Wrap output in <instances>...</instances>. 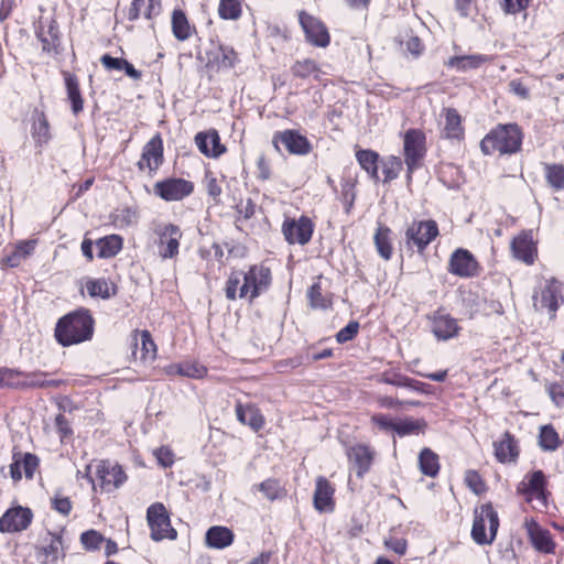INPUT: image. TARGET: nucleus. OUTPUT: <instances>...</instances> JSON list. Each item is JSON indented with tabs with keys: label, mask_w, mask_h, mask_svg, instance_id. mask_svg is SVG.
<instances>
[{
	"label": "nucleus",
	"mask_w": 564,
	"mask_h": 564,
	"mask_svg": "<svg viewBox=\"0 0 564 564\" xmlns=\"http://www.w3.org/2000/svg\"><path fill=\"white\" fill-rule=\"evenodd\" d=\"M517 492L519 495L525 496L528 500L531 497H535L538 500L542 501L544 506H546V500L550 496V492L547 491V479L544 471L538 469L527 474L524 480L518 485Z\"/></svg>",
	"instance_id": "ddd939ff"
},
{
	"label": "nucleus",
	"mask_w": 564,
	"mask_h": 564,
	"mask_svg": "<svg viewBox=\"0 0 564 564\" xmlns=\"http://www.w3.org/2000/svg\"><path fill=\"white\" fill-rule=\"evenodd\" d=\"M485 305V299L478 293L466 291L462 293V308L468 318H474Z\"/></svg>",
	"instance_id": "c03bdc74"
},
{
	"label": "nucleus",
	"mask_w": 564,
	"mask_h": 564,
	"mask_svg": "<svg viewBox=\"0 0 564 564\" xmlns=\"http://www.w3.org/2000/svg\"><path fill=\"white\" fill-rule=\"evenodd\" d=\"M299 22L307 43L323 48L329 45L330 35L327 26L321 19L302 10L299 13Z\"/></svg>",
	"instance_id": "1a4fd4ad"
},
{
	"label": "nucleus",
	"mask_w": 564,
	"mask_h": 564,
	"mask_svg": "<svg viewBox=\"0 0 564 564\" xmlns=\"http://www.w3.org/2000/svg\"><path fill=\"white\" fill-rule=\"evenodd\" d=\"M36 240L20 241L14 249L2 258L1 263L8 268H17L31 256L35 249Z\"/></svg>",
	"instance_id": "2f4dec72"
},
{
	"label": "nucleus",
	"mask_w": 564,
	"mask_h": 564,
	"mask_svg": "<svg viewBox=\"0 0 564 564\" xmlns=\"http://www.w3.org/2000/svg\"><path fill=\"white\" fill-rule=\"evenodd\" d=\"M86 289L90 297H101L102 300H108L111 296L117 295L118 288L115 283H109L106 279H88L86 281Z\"/></svg>",
	"instance_id": "4c0bfd02"
},
{
	"label": "nucleus",
	"mask_w": 564,
	"mask_h": 564,
	"mask_svg": "<svg viewBox=\"0 0 564 564\" xmlns=\"http://www.w3.org/2000/svg\"><path fill=\"white\" fill-rule=\"evenodd\" d=\"M147 520L153 541L160 542L163 539L175 540L177 538V531L171 525L169 512L163 503H152L147 510Z\"/></svg>",
	"instance_id": "0eeeda50"
},
{
	"label": "nucleus",
	"mask_w": 564,
	"mask_h": 564,
	"mask_svg": "<svg viewBox=\"0 0 564 564\" xmlns=\"http://www.w3.org/2000/svg\"><path fill=\"white\" fill-rule=\"evenodd\" d=\"M391 234L392 231L388 226L378 223V227L373 235V242L378 254L386 261L392 258L393 248Z\"/></svg>",
	"instance_id": "473e14b6"
},
{
	"label": "nucleus",
	"mask_w": 564,
	"mask_h": 564,
	"mask_svg": "<svg viewBox=\"0 0 564 564\" xmlns=\"http://www.w3.org/2000/svg\"><path fill=\"white\" fill-rule=\"evenodd\" d=\"M466 486L475 494L481 495L487 490L486 482L477 470L468 469L464 477Z\"/></svg>",
	"instance_id": "13d9d810"
},
{
	"label": "nucleus",
	"mask_w": 564,
	"mask_h": 564,
	"mask_svg": "<svg viewBox=\"0 0 564 564\" xmlns=\"http://www.w3.org/2000/svg\"><path fill=\"white\" fill-rule=\"evenodd\" d=\"M33 519L32 510L28 507L8 509L0 518V532H21L26 530Z\"/></svg>",
	"instance_id": "dca6fc26"
},
{
	"label": "nucleus",
	"mask_w": 564,
	"mask_h": 564,
	"mask_svg": "<svg viewBox=\"0 0 564 564\" xmlns=\"http://www.w3.org/2000/svg\"><path fill=\"white\" fill-rule=\"evenodd\" d=\"M525 527L528 530L530 542L536 551L544 554L554 553L555 543L547 529L542 528L534 520L527 521Z\"/></svg>",
	"instance_id": "4be33fe9"
},
{
	"label": "nucleus",
	"mask_w": 564,
	"mask_h": 564,
	"mask_svg": "<svg viewBox=\"0 0 564 564\" xmlns=\"http://www.w3.org/2000/svg\"><path fill=\"white\" fill-rule=\"evenodd\" d=\"M95 319L88 308L79 307L62 316L55 326L54 336L63 347L90 340L94 335Z\"/></svg>",
	"instance_id": "f257e3e1"
},
{
	"label": "nucleus",
	"mask_w": 564,
	"mask_h": 564,
	"mask_svg": "<svg viewBox=\"0 0 564 564\" xmlns=\"http://www.w3.org/2000/svg\"><path fill=\"white\" fill-rule=\"evenodd\" d=\"M195 143L205 156L217 159L227 151V148L220 142L217 130L202 131L195 135Z\"/></svg>",
	"instance_id": "aec40b11"
},
{
	"label": "nucleus",
	"mask_w": 564,
	"mask_h": 564,
	"mask_svg": "<svg viewBox=\"0 0 564 564\" xmlns=\"http://www.w3.org/2000/svg\"><path fill=\"white\" fill-rule=\"evenodd\" d=\"M359 323L357 321H350L345 327H343L337 334H336V340L338 344H345L347 341L352 340L357 335L359 330Z\"/></svg>",
	"instance_id": "0e129e2a"
},
{
	"label": "nucleus",
	"mask_w": 564,
	"mask_h": 564,
	"mask_svg": "<svg viewBox=\"0 0 564 564\" xmlns=\"http://www.w3.org/2000/svg\"><path fill=\"white\" fill-rule=\"evenodd\" d=\"M166 372L188 378H203L207 373V368L194 362H183L170 365Z\"/></svg>",
	"instance_id": "37998d69"
},
{
	"label": "nucleus",
	"mask_w": 564,
	"mask_h": 564,
	"mask_svg": "<svg viewBox=\"0 0 564 564\" xmlns=\"http://www.w3.org/2000/svg\"><path fill=\"white\" fill-rule=\"evenodd\" d=\"M381 163L382 173L384 175L383 183H389L395 180L403 169V161L401 158L395 155L388 156L387 159L382 160Z\"/></svg>",
	"instance_id": "8fccbe9b"
},
{
	"label": "nucleus",
	"mask_w": 564,
	"mask_h": 564,
	"mask_svg": "<svg viewBox=\"0 0 564 564\" xmlns=\"http://www.w3.org/2000/svg\"><path fill=\"white\" fill-rule=\"evenodd\" d=\"M235 534L231 529L213 525L205 533V543L210 549L223 550L234 543Z\"/></svg>",
	"instance_id": "cd10ccee"
},
{
	"label": "nucleus",
	"mask_w": 564,
	"mask_h": 564,
	"mask_svg": "<svg viewBox=\"0 0 564 564\" xmlns=\"http://www.w3.org/2000/svg\"><path fill=\"white\" fill-rule=\"evenodd\" d=\"M104 541L105 536L94 529L80 534V543L86 551H98Z\"/></svg>",
	"instance_id": "4d7b16f0"
},
{
	"label": "nucleus",
	"mask_w": 564,
	"mask_h": 564,
	"mask_svg": "<svg viewBox=\"0 0 564 564\" xmlns=\"http://www.w3.org/2000/svg\"><path fill=\"white\" fill-rule=\"evenodd\" d=\"M545 177L551 187L556 191L564 188V165L545 164Z\"/></svg>",
	"instance_id": "864d4df0"
},
{
	"label": "nucleus",
	"mask_w": 564,
	"mask_h": 564,
	"mask_svg": "<svg viewBox=\"0 0 564 564\" xmlns=\"http://www.w3.org/2000/svg\"><path fill=\"white\" fill-rule=\"evenodd\" d=\"M51 508L63 517H67L72 512L73 502L68 497H64L57 491L51 498Z\"/></svg>",
	"instance_id": "e2e57ef3"
},
{
	"label": "nucleus",
	"mask_w": 564,
	"mask_h": 564,
	"mask_svg": "<svg viewBox=\"0 0 564 564\" xmlns=\"http://www.w3.org/2000/svg\"><path fill=\"white\" fill-rule=\"evenodd\" d=\"M511 251L516 259L532 264L536 254L531 232L522 231L511 241Z\"/></svg>",
	"instance_id": "393cba45"
},
{
	"label": "nucleus",
	"mask_w": 564,
	"mask_h": 564,
	"mask_svg": "<svg viewBox=\"0 0 564 564\" xmlns=\"http://www.w3.org/2000/svg\"><path fill=\"white\" fill-rule=\"evenodd\" d=\"M56 431L58 433L61 443H66L73 437L74 431L70 426V422L65 417L63 413H58L54 420Z\"/></svg>",
	"instance_id": "680f3d73"
},
{
	"label": "nucleus",
	"mask_w": 564,
	"mask_h": 564,
	"mask_svg": "<svg viewBox=\"0 0 564 564\" xmlns=\"http://www.w3.org/2000/svg\"><path fill=\"white\" fill-rule=\"evenodd\" d=\"M35 36L42 44V53L59 56L64 52L62 33L55 18L40 20L35 25Z\"/></svg>",
	"instance_id": "6e6552de"
},
{
	"label": "nucleus",
	"mask_w": 564,
	"mask_h": 564,
	"mask_svg": "<svg viewBox=\"0 0 564 564\" xmlns=\"http://www.w3.org/2000/svg\"><path fill=\"white\" fill-rule=\"evenodd\" d=\"M356 159L361 169L368 173L371 180L375 182L380 180L378 173L380 155L378 152L370 149L358 150L356 152Z\"/></svg>",
	"instance_id": "f704fd0d"
},
{
	"label": "nucleus",
	"mask_w": 564,
	"mask_h": 564,
	"mask_svg": "<svg viewBox=\"0 0 564 564\" xmlns=\"http://www.w3.org/2000/svg\"><path fill=\"white\" fill-rule=\"evenodd\" d=\"M236 416L240 423L250 426L254 432L260 431L264 425V417L260 410L250 404L245 406L238 402L236 404Z\"/></svg>",
	"instance_id": "c756f323"
},
{
	"label": "nucleus",
	"mask_w": 564,
	"mask_h": 564,
	"mask_svg": "<svg viewBox=\"0 0 564 564\" xmlns=\"http://www.w3.org/2000/svg\"><path fill=\"white\" fill-rule=\"evenodd\" d=\"M307 297L310 305L313 308L327 310L333 305L332 299L322 294V286L319 282H315L310 286L307 291Z\"/></svg>",
	"instance_id": "09e8293b"
},
{
	"label": "nucleus",
	"mask_w": 564,
	"mask_h": 564,
	"mask_svg": "<svg viewBox=\"0 0 564 564\" xmlns=\"http://www.w3.org/2000/svg\"><path fill=\"white\" fill-rule=\"evenodd\" d=\"M487 59V56L481 54L456 55L446 62V66L458 72H467L479 68Z\"/></svg>",
	"instance_id": "c9c22d12"
},
{
	"label": "nucleus",
	"mask_w": 564,
	"mask_h": 564,
	"mask_svg": "<svg viewBox=\"0 0 564 564\" xmlns=\"http://www.w3.org/2000/svg\"><path fill=\"white\" fill-rule=\"evenodd\" d=\"M272 143L278 151H280L279 143H282L288 152L294 155H306L312 151L310 140L294 129L275 132Z\"/></svg>",
	"instance_id": "4468645a"
},
{
	"label": "nucleus",
	"mask_w": 564,
	"mask_h": 564,
	"mask_svg": "<svg viewBox=\"0 0 564 564\" xmlns=\"http://www.w3.org/2000/svg\"><path fill=\"white\" fill-rule=\"evenodd\" d=\"M547 393L557 408L564 406V389L563 386L554 382L546 387Z\"/></svg>",
	"instance_id": "774afa93"
},
{
	"label": "nucleus",
	"mask_w": 564,
	"mask_h": 564,
	"mask_svg": "<svg viewBox=\"0 0 564 564\" xmlns=\"http://www.w3.org/2000/svg\"><path fill=\"white\" fill-rule=\"evenodd\" d=\"M426 137L420 129L411 128L405 131L403 139V155L406 165V181H412V174L421 166L426 155Z\"/></svg>",
	"instance_id": "20e7f679"
},
{
	"label": "nucleus",
	"mask_w": 564,
	"mask_h": 564,
	"mask_svg": "<svg viewBox=\"0 0 564 564\" xmlns=\"http://www.w3.org/2000/svg\"><path fill=\"white\" fill-rule=\"evenodd\" d=\"M460 329L456 318L443 313L442 310L434 312L432 316V333L438 340L452 339L458 336Z\"/></svg>",
	"instance_id": "6ab92c4d"
},
{
	"label": "nucleus",
	"mask_w": 564,
	"mask_h": 564,
	"mask_svg": "<svg viewBox=\"0 0 564 564\" xmlns=\"http://www.w3.org/2000/svg\"><path fill=\"white\" fill-rule=\"evenodd\" d=\"M427 422L424 419L405 417L395 422V434L400 437L424 433Z\"/></svg>",
	"instance_id": "a19ab883"
},
{
	"label": "nucleus",
	"mask_w": 564,
	"mask_h": 564,
	"mask_svg": "<svg viewBox=\"0 0 564 564\" xmlns=\"http://www.w3.org/2000/svg\"><path fill=\"white\" fill-rule=\"evenodd\" d=\"M419 466L423 475L436 477L440 471L438 455L431 448L424 447L419 454Z\"/></svg>",
	"instance_id": "ea45409f"
},
{
	"label": "nucleus",
	"mask_w": 564,
	"mask_h": 564,
	"mask_svg": "<svg viewBox=\"0 0 564 564\" xmlns=\"http://www.w3.org/2000/svg\"><path fill=\"white\" fill-rule=\"evenodd\" d=\"M15 454L21 467H23L25 478L32 479L40 465V458L32 453L15 452Z\"/></svg>",
	"instance_id": "6e6d98bb"
},
{
	"label": "nucleus",
	"mask_w": 564,
	"mask_h": 564,
	"mask_svg": "<svg viewBox=\"0 0 564 564\" xmlns=\"http://www.w3.org/2000/svg\"><path fill=\"white\" fill-rule=\"evenodd\" d=\"M208 62L207 66L214 67L217 69H228L235 67L238 59V54L231 46L219 45L218 50L215 52H208Z\"/></svg>",
	"instance_id": "c85d7f7f"
},
{
	"label": "nucleus",
	"mask_w": 564,
	"mask_h": 564,
	"mask_svg": "<svg viewBox=\"0 0 564 564\" xmlns=\"http://www.w3.org/2000/svg\"><path fill=\"white\" fill-rule=\"evenodd\" d=\"M291 72L294 77H299L305 79L311 75H315L314 77L318 78V73L321 72L319 66L314 59L305 58L303 61H296L292 67Z\"/></svg>",
	"instance_id": "de8ad7c7"
},
{
	"label": "nucleus",
	"mask_w": 564,
	"mask_h": 564,
	"mask_svg": "<svg viewBox=\"0 0 564 564\" xmlns=\"http://www.w3.org/2000/svg\"><path fill=\"white\" fill-rule=\"evenodd\" d=\"M499 529V517L491 502L481 505L480 511L475 509L471 527V539L478 545H490Z\"/></svg>",
	"instance_id": "7ed1b4c3"
},
{
	"label": "nucleus",
	"mask_w": 564,
	"mask_h": 564,
	"mask_svg": "<svg viewBox=\"0 0 564 564\" xmlns=\"http://www.w3.org/2000/svg\"><path fill=\"white\" fill-rule=\"evenodd\" d=\"M348 458L356 468L357 477L362 478L371 468L375 451L368 445L357 444L349 448Z\"/></svg>",
	"instance_id": "5701e85b"
},
{
	"label": "nucleus",
	"mask_w": 564,
	"mask_h": 564,
	"mask_svg": "<svg viewBox=\"0 0 564 564\" xmlns=\"http://www.w3.org/2000/svg\"><path fill=\"white\" fill-rule=\"evenodd\" d=\"M36 120L33 123V137L35 138L36 142L47 143L51 139L50 133V123L44 112H36Z\"/></svg>",
	"instance_id": "3c124183"
},
{
	"label": "nucleus",
	"mask_w": 564,
	"mask_h": 564,
	"mask_svg": "<svg viewBox=\"0 0 564 564\" xmlns=\"http://www.w3.org/2000/svg\"><path fill=\"white\" fill-rule=\"evenodd\" d=\"M445 112V127L444 137L446 139L463 140L465 129L462 123V116L455 108H444Z\"/></svg>",
	"instance_id": "72a5a7b5"
},
{
	"label": "nucleus",
	"mask_w": 564,
	"mask_h": 564,
	"mask_svg": "<svg viewBox=\"0 0 564 564\" xmlns=\"http://www.w3.org/2000/svg\"><path fill=\"white\" fill-rule=\"evenodd\" d=\"M48 373L36 370L32 372H25L22 379V390L26 389H42L43 387V378H45Z\"/></svg>",
	"instance_id": "052dcab7"
},
{
	"label": "nucleus",
	"mask_w": 564,
	"mask_h": 564,
	"mask_svg": "<svg viewBox=\"0 0 564 564\" xmlns=\"http://www.w3.org/2000/svg\"><path fill=\"white\" fill-rule=\"evenodd\" d=\"M335 488L324 476H318L313 496L314 508L319 512H332L335 509Z\"/></svg>",
	"instance_id": "412c9836"
},
{
	"label": "nucleus",
	"mask_w": 564,
	"mask_h": 564,
	"mask_svg": "<svg viewBox=\"0 0 564 564\" xmlns=\"http://www.w3.org/2000/svg\"><path fill=\"white\" fill-rule=\"evenodd\" d=\"M447 270L460 278H473L479 274L480 265L469 250L458 248L451 254Z\"/></svg>",
	"instance_id": "f8f14e48"
},
{
	"label": "nucleus",
	"mask_w": 564,
	"mask_h": 564,
	"mask_svg": "<svg viewBox=\"0 0 564 564\" xmlns=\"http://www.w3.org/2000/svg\"><path fill=\"white\" fill-rule=\"evenodd\" d=\"M64 77L67 100L74 116H78L84 109V98L79 88L78 77L67 70H62Z\"/></svg>",
	"instance_id": "bb28decb"
},
{
	"label": "nucleus",
	"mask_w": 564,
	"mask_h": 564,
	"mask_svg": "<svg viewBox=\"0 0 564 564\" xmlns=\"http://www.w3.org/2000/svg\"><path fill=\"white\" fill-rule=\"evenodd\" d=\"M159 235V254L163 259H173L178 254L180 239L183 234L181 228L174 224L165 225Z\"/></svg>",
	"instance_id": "a211bd4d"
},
{
	"label": "nucleus",
	"mask_w": 564,
	"mask_h": 564,
	"mask_svg": "<svg viewBox=\"0 0 564 564\" xmlns=\"http://www.w3.org/2000/svg\"><path fill=\"white\" fill-rule=\"evenodd\" d=\"M252 489L261 491L270 501L281 499L286 495L285 488L275 478H268L260 484H256Z\"/></svg>",
	"instance_id": "79ce46f5"
},
{
	"label": "nucleus",
	"mask_w": 564,
	"mask_h": 564,
	"mask_svg": "<svg viewBox=\"0 0 564 564\" xmlns=\"http://www.w3.org/2000/svg\"><path fill=\"white\" fill-rule=\"evenodd\" d=\"M271 281L272 275L270 268L257 264L250 265L248 271H243L239 299L248 297L251 303L269 289Z\"/></svg>",
	"instance_id": "423d86ee"
},
{
	"label": "nucleus",
	"mask_w": 564,
	"mask_h": 564,
	"mask_svg": "<svg viewBox=\"0 0 564 564\" xmlns=\"http://www.w3.org/2000/svg\"><path fill=\"white\" fill-rule=\"evenodd\" d=\"M440 235L438 225L433 219L414 220L405 230L406 248L422 254L429 245Z\"/></svg>",
	"instance_id": "39448f33"
},
{
	"label": "nucleus",
	"mask_w": 564,
	"mask_h": 564,
	"mask_svg": "<svg viewBox=\"0 0 564 564\" xmlns=\"http://www.w3.org/2000/svg\"><path fill=\"white\" fill-rule=\"evenodd\" d=\"M561 444L558 433L553 425L546 424L540 427L539 446L545 452L555 451Z\"/></svg>",
	"instance_id": "a18cd8bd"
},
{
	"label": "nucleus",
	"mask_w": 564,
	"mask_h": 564,
	"mask_svg": "<svg viewBox=\"0 0 564 564\" xmlns=\"http://www.w3.org/2000/svg\"><path fill=\"white\" fill-rule=\"evenodd\" d=\"M172 33L178 41H186L192 35V26L185 12L181 9H174L172 12Z\"/></svg>",
	"instance_id": "58836bf2"
},
{
	"label": "nucleus",
	"mask_w": 564,
	"mask_h": 564,
	"mask_svg": "<svg viewBox=\"0 0 564 564\" xmlns=\"http://www.w3.org/2000/svg\"><path fill=\"white\" fill-rule=\"evenodd\" d=\"M129 347L131 349V356L134 360H147L148 358L153 359L156 354V345L152 339L151 333L144 330H133L129 339Z\"/></svg>",
	"instance_id": "f3484780"
},
{
	"label": "nucleus",
	"mask_w": 564,
	"mask_h": 564,
	"mask_svg": "<svg viewBox=\"0 0 564 564\" xmlns=\"http://www.w3.org/2000/svg\"><path fill=\"white\" fill-rule=\"evenodd\" d=\"M96 246L98 248V258L109 259L117 256L121 251L123 239L119 235H109L99 238L96 241Z\"/></svg>",
	"instance_id": "e433bc0d"
},
{
	"label": "nucleus",
	"mask_w": 564,
	"mask_h": 564,
	"mask_svg": "<svg viewBox=\"0 0 564 564\" xmlns=\"http://www.w3.org/2000/svg\"><path fill=\"white\" fill-rule=\"evenodd\" d=\"M242 278V270H234L230 272L225 285V295L227 300L236 301L239 297Z\"/></svg>",
	"instance_id": "603ef678"
},
{
	"label": "nucleus",
	"mask_w": 564,
	"mask_h": 564,
	"mask_svg": "<svg viewBox=\"0 0 564 564\" xmlns=\"http://www.w3.org/2000/svg\"><path fill=\"white\" fill-rule=\"evenodd\" d=\"M558 291L553 284L546 285L541 294V304L547 307L550 312L555 313L558 308L557 302Z\"/></svg>",
	"instance_id": "bf43d9fd"
},
{
	"label": "nucleus",
	"mask_w": 564,
	"mask_h": 564,
	"mask_svg": "<svg viewBox=\"0 0 564 564\" xmlns=\"http://www.w3.org/2000/svg\"><path fill=\"white\" fill-rule=\"evenodd\" d=\"M63 532L64 529H62L59 532L48 531L47 534L51 536V541L47 545L40 549V553L45 556L43 564H56L59 554L62 557H65V550L63 547Z\"/></svg>",
	"instance_id": "7c9ffc66"
},
{
	"label": "nucleus",
	"mask_w": 564,
	"mask_h": 564,
	"mask_svg": "<svg viewBox=\"0 0 564 564\" xmlns=\"http://www.w3.org/2000/svg\"><path fill=\"white\" fill-rule=\"evenodd\" d=\"M496 459L501 463L516 462L519 457V446L513 434L506 431L500 441L494 442Z\"/></svg>",
	"instance_id": "a878e982"
},
{
	"label": "nucleus",
	"mask_w": 564,
	"mask_h": 564,
	"mask_svg": "<svg viewBox=\"0 0 564 564\" xmlns=\"http://www.w3.org/2000/svg\"><path fill=\"white\" fill-rule=\"evenodd\" d=\"M141 155H143V160H147L149 175L152 176L164 161L163 140L160 133H156L145 143Z\"/></svg>",
	"instance_id": "b1692460"
},
{
	"label": "nucleus",
	"mask_w": 564,
	"mask_h": 564,
	"mask_svg": "<svg viewBox=\"0 0 564 564\" xmlns=\"http://www.w3.org/2000/svg\"><path fill=\"white\" fill-rule=\"evenodd\" d=\"M194 192V183L182 177H167L153 186L154 195L165 202H178Z\"/></svg>",
	"instance_id": "9d476101"
},
{
	"label": "nucleus",
	"mask_w": 564,
	"mask_h": 564,
	"mask_svg": "<svg viewBox=\"0 0 564 564\" xmlns=\"http://www.w3.org/2000/svg\"><path fill=\"white\" fill-rule=\"evenodd\" d=\"M96 477L104 491L111 492L119 488L126 480L127 475L118 464L112 465L108 460H100L97 465Z\"/></svg>",
	"instance_id": "2eb2a0df"
},
{
	"label": "nucleus",
	"mask_w": 564,
	"mask_h": 564,
	"mask_svg": "<svg viewBox=\"0 0 564 564\" xmlns=\"http://www.w3.org/2000/svg\"><path fill=\"white\" fill-rule=\"evenodd\" d=\"M356 198L355 184L346 180L341 183V200L345 205L346 213H350Z\"/></svg>",
	"instance_id": "69168bd1"
},
{
	"label": "nucleus",
	"mask_w": 564,
	"mask_h": 564,
	"mask_svg": "<svg viewBox=\"0 0 564 564\" xmlns=\"http://www.w3.org/2000/svg\"><path fill=\"white\" fill-rule=\"evenodd\" d=\"M137 219V214L131 208L127 207L115 215L113 221L116 226L128 227L132 225Z\"/></svg>",
	"instance_id": "338daca9"
},
{
	"label": "nucleus",
	"mask_w": 564,
	"mask_h": 564,
	"mask_svg": "<svg viewBox=\"0 0 564 564\" xmlns=\"http://www.w3.org/2000/svg\"><path fill=\"white\" fill-rule=\"evenodd\" d=\"M523 133L517 123H499L480 141L485 155L498 151L500 154H514L521 150Z\"/></svg>",
	"instance_id": "f03ea898"
},
{
	"label": "nucleus",
	"mask_w": 564,
	"mask_h": 564,
	"mask_svg": "<svg viewBox=\"0 0 564 564\" xmlns=\"http://www.w3.org/2000/svg\"><path fill=\"white\" fill-rule=\"evenodd\" d=\"M282 232L290 245L299 243L304 246L310 242L314 232V224L307 216L299 219L285 218L282 225Z\"/></svg>",
	"instance_id": "9b49d317"
},
{
	"label": "nucleus",
	"mask_w": 564,
	"mask_h": 564,
	"mask_svg": "<svg viewBox=\"0 0 564 564\" xmlns=\"http://www.w3.org/2000/svg\"><path fill=\"white\" fill-rule=\"evenodd\" d=\"M240 0H220L218 14L223 20H238L241 17Z\"/></svg>",
	"instance_id": "5fc2aeb1"
},
{
	"label": "nucleus",
	"mask_w": 564,
	"mask_h": 564,
	"mask_svg": "<svg viewBox=\"0 0 564 564\" xmlns=\"http://www.w3.org/2000/svg\"><path fill=\"white\" fill-rule=\"evenodd\" d=\"M24 371L7 367H0V388L22 390V379Z\"/></svg>",
	"instance_id": "49530a36"
}]
</instances>
